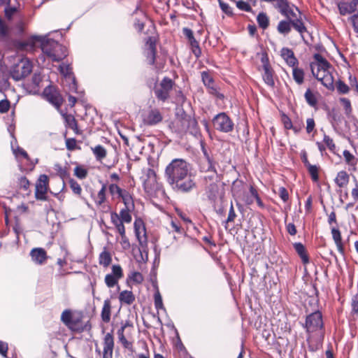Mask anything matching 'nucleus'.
Returning <instances> with one entry per match:
<instances>
[{
  "mask_svg": "<svg viewBox=\"0 0 358 358\" xmlns=\"http://www.w3.org/2000/svg\"><path fill=\"white\" fill-rule=\"evenodd\" d=\"M307 334L306 341L311 352L318 350L322 345L324 338V323L322 313L317 310L306 315L302 324Z\"/></svg>",
  "mask_w": 358,
  "mask_h": 358,
  "instance_id": "1",
  "label": "nucleus"
},
{
  "mask_svg": "<svg viewBox=\"0 0 358 358\" xmlns=\"http://www.w3.org/2000/svg\"><path fill=\"white\" fill-rule=\"evenodd\" d=\"M315 62L310 64L313 75L328 90L334 89V68L320 54L314 55Z\"/></svg>",
  "mask_w": 358,
  "mask_h": 358,
  "instance_id": "2",
  "label": "nucleus"
},
{
  "mask_svg": "<svg viewBox=\"0 0 358 358\" xmlns=\"http://www.w3.org/2000/svg\"><path fill=\"white\" fill-rule=\"evenodd\" d=\"M41 50L54 62H60L68 55L67 48L53 39L43 41Z\"/></svg>",
  "mask_w": 358,
  "mask_h": 358,
  "instance_id": "3",
  "label": "nucleus"
},
{
  "mask_svg": "<svg viewBox=\"0 0 358 358\" xmlns=\"http://www.w3.org/2000/svg\"><path fill=\"white\" fill-rule=\"evenodd\" d=\"M189 172L188 164L186 161L182 159H174L166 167L165 177L170 185L177 179L186 176V174Z\"/></svg>",
  "mask_w": 358,
  "mask_h": 358,
  "instance_id": "4",
  "label": "nucleus"
},
{
  "mask_svg": "<svg viewBox=\"0 0 358 358\" xmlns=\"http://www.w3.org/2000/svg\"><path fill=\"white\" fill-rule=\"evenodd\" d=\"M292 27L299 33L302 38H304L303 34L308 32L304 22L301 18H297L294 20H280L278 24L277 31L280 34L287 36L290 33Z\"/></svg>",
  "mask_w": 358,
  "mask_h": 358,
  "instance_id": "5",
  "label": "nucleus"
},
{
  "mask_svg": "<svg viewBox=\"0 0 358 358\" xmlns=\"http://www.w3.org/2000/svg\"><path fill=\"white\" fill-rule=\"evenodd\" d=\"M41 96L57 110L60 109L64 101L57 87L52 85L45 87Z\"/></svg>",
  "mask_w": 358,
  "mask_h": 358,
  "instance_id": "6",
  "label": "nucleus"
},
{
  "mask_svg": "<svg viewBox=\"0 0 358 358\" xmlns=\"http://www.w3.org/2000/svg\"><path fill=\"white\" fill-rule=\"evenodd\" d=\"M261 62L262 64V76L264 83L270 88H275V80L277 78V76L269 63L266 54L262 55Z\"/></svg>",
  "mask_w": 358,
  "mask_h": 358,
  "instance_id": "7",
  "label": "nucleus"
},
{
  "mask_svg": "<svg viewBox=\"0 0 358 358\" xmlns=\"http://www.w3.org/2000/svg\"><path fill=\"white\" fill-rule=\"evenodd\" d=\"M212 122L214 129L220 132L229 133L234 129V124L229 116L225 113H220L216 115L213 117Z\"/></svg>",
  "mask_w": 358,
  "mask_h": 358,
  "instance_id": "8",
  "label": "nucleus"
},
{
  "mask_svg": "<svg viewBox=\"0 0 358 358\" xmlns=\"http://www.w3.org/2000/svg\"><path fill=\"white\" fill-rule=\"evenodd\" d=\"M173 85L174 82L172 79L164 77L159 85L155 87L154 92L156 98L163 102L168 100L170 96V93L173 90Z\"/></svg>",
  "mask_w": 358,
  "mask_h": 358,
  "instance_id": "9",
  "label": "nucleus"
},
{
  "mask_svg": "<svg viewBox=\"0 0 358 358\" xmlns=\"http://www.w3.org/2000/svg\"><path fill=\"white\" fill-rule=\"evenodd\" d=\"M31 71V63L27 59H22L18 64L12 66L10 75L15 80H20L29 76Z\"/></svg>",
  "mask_w": 358,
  "mask_h": 358,
  "instance_id": "10",
  "label": "nucleus"
},
{
  "mask_svg": "<svg viewBox=\"0 0 358 358\" xmlns=\"http://www.w3.org/2000/svg\"><path fill=\"white\" fill-rule=\"evenodd\" d=\"M172 189L176 192L187 193L196 187V182L189 173L170 184Z\"/></svg>",
  "mask_w": 358,
  "mask_h": 358,
  "instance_id": "11",
  "label": "nucleus"
},
{
  "mask_svg": "<svg viewBox=\"0 0 358 358\" xmlns=\"http://www.w3.org/2000/svg\"><path fill=\"white\" fill-rule=\"evenodd\" d=\"M49 189V178L45 174H41L36 183L35 198L40 201H47L46 194Z\"/></svg>",
  "mask_w": 358,
  "mask_h": 358,
  "instance_id": "12",
  "label": "nucleus"
},
{
  "mask_svg": "<svg viewBox=\"0 0 358 358\" xmlns=\"http://www.w3.org/2000/svg\"><path fill=\"white\" fill-rule=\"evenodd\" d=\"M133 329V322L130 320H126L124 323H122L121 327L117 330V334L119 342L121 343L122 346L126 349L131 350L133 347V344L131 342L127 341L124 335V331H126L127 335H129L131 333V330Z\"/></svg>",
  "mask_w": 358,
  "mask_h": 358,
  "instance_id": "13",
  "label": "nucleus"
},
{
  "mask_svg": "<svg viewBox=\"0 0 358 358\" xmlns=\"http://www.w3.org/2000/svg\"><path fill=\"white\" fill-rule=\"evenodd\" d=\"M201 80L205 87L208 89L209 94L216 96L220 99H224V94L220 93L217 86L215 84L213 78L208 71L201 72Z\"/></svg>",
  "mask_w": 358,
  "mask_h": 358,
  "instance_id": "14",
  "label": "nucleus"
},
{
  "mask_svg": "<svg viewBox=\"0 0 358 358\" xmlns=\"http://www.w3.org/2000/svg\"><path fill=\"white\" fill-rule=\"evenodd\" d=\"M112 273L105 276L104 282L109 288L114 287L118 284L119 280L123 278V271L120 265H113Z\"/></svg>",
  "mask_w": 358,
  "mask_h": 358,
  "instance_id": "15",
  "label": "nucleus"
},
{
  "mask_svg": "<svg viewBox=\"0 0 358 358\" xmlns=\"http://www.w3.org/2000/svg\"><path fill=\"white\" fill-rule=\"evenodd\" d=\"M190 116L184 115L178 117L172 122V128L179 134H186L188 129V122Z\"/></svg>",
  "mask_w": 358,
  "mask_h": 358,
  "instance_id": "16",
  "label": "nucleus"
},
{
  "mask_svg": "<svg viewBox=\"0 0 358 358\" xmlns=\"http://www.w3.org/2000/svg\"><path fill=\"white\" fill-rule=\"evenodd\" d=\"M103 358H113L114 338L112 333H107L103 338Z\"/></svg>",
  "mask_w": 358,
  "mask_h": 358,
  "instance_id": "17",
  "label": "nucleus"
},
{
  "mask_svg": "<svg viewBox=\"0 0 358 358\" xmlns=\"http://www.w3.org/2000/svg\"><path fill=\"white\" fill-rule=\"evenodd\" d=\"M134 231L137 239L138 240L141 246L147 245V236L145 233V228L141 220H136L134 224Z\"/></svg>",
  "mask_w": 358,
  "mask_h": 358,
  "instance_id": "18",
  "label": "nucleus"
},
{
  "mask_svg": "<svg viewBox=\"0 0 358 358\" xmlns=\"http://www.w3.org/2000/svg\"><path fill=\"white\" fill-rule=\"evenodd\" d=\"M30 256L31 260L38 265L44 264L48 259L47 252L42 248H33L30 252Z\"/></svg>",
  "mask_w": 358,
  "mask_h": 358,
  "instance_id": "19",
  "label": "nucleus"
},
{
  "mask_svg": "<svg viewBox=\"0 0 358 358\" xmlns=\"http://www.w3.org/2000/svg\"><path fill=\"white\" fill-rule=\"evenodd\" d=\"M162 115L158 109L150 110L143 118V122L147 125H155L162 121Z\"/></svg>",
  "mask_w": 358,
  "mask_h": 358,
  "instance_id": "20",
  "label": "nucleus"
},
{
  "mask_svg": "<svg viewBox=\"0 0 358 358\" xmlns=\"http://www.w3.org/2000/svg\"><path fill=\"white\" fill-rule=\"evenodd\" d=\"M62 115L66 128L72 129L76 135H81L83 134L82 130L78 128L76 119L73 115L62 113Z\"/></svg>",
  "mask_w": 358,
  "mask_h": 358,
  "instance_id": "21",
  "label": "nucleus"
},
{
  "mask_svg": "<svg viewBox=\"0 0 358 358\" xmlns=\"http://www.w3.org/2000/svg\"><path fill=\"white\" fill-rule=\"evenodd\" d=\"M112 301L109 298L106 299L103 301V304L101 311V321L105 324H108L111 320L112 315Z\"/></svg>",
  "mask_w": 358,
  "mask_h": 358,
  "instance_id": "22",
  "label": "nucleus"
},
{
  "mask_svg": "<svg viewBox=\"0 0 358 358\" xmlns=\"http://www.w3.org/2000/svg\"><path fill=\"white\" fill-rule=\"evenodd\" d=\"M280 56L290 67H294L299 64V61L295 57L292 50L288 48H283L280 51Z\"/></svg>",
  "mask_w": 358,
  "mask_h": 358,
  "instance_id": "23",
  "label": "nucleus"
},
{
  "mask_svg": "<svg viewBox=\"0 0 358 358\" xmlns=\"http://www.w3.org/2000/svg\"><path fill=\"white\" fill-rule=\"evenodd\" d=\"M357 6L358 0H352L350 2L343 1L338 4L340 14L342 15H345L355 12Z\"/></svg>",
  "mask_w": 358,
  "mask_h": 358,
  "instance_id": "24",
  "label": "nucleus"
},
{
  "mask_svg": "<svg viewBox=\"0 0 358 358\" xmlns=\"http://www.w3.org/2000/svg\"><path fill=\"white\" fill-rule=\"evenodd\" d=\"M332 238L336 245L338 252L343 256L345 255V247L343 243L341 233L336 227H332L331 229Z\"/></svg>",
  "mask_w": 358,
  "mask_h": 358,
  "instance_id": "25",
  "label": "nucleus"
},
{
  "mask_svg": "<svg viewBox=\"0 0 358 358\" xmlns=\"http://www.w3.org/2000/svg\"><path fill=\"white\" fill-rule=\"evenodd\" d=\"M13 154L15 155V156L16 157V158H19L20 157H22L24 159H25L28 162H29V164L28 165V166L27 168L24 169V171H31L34 169L35 164L37 163V160L36 161L35 163L33 162L30 159L27 152L23 148L17 146L15 149L13 148Z\"/></svg>",
  "mask_w": 358,
  "mask_h": 358,
  "instance_id": "26",
  "label": "nucleus"
},
{
  "mask_svg": "<svg viewBox=\"0 0 358 358\" xmlns=\"http://www.w3.org/2000/svg\"><path fill=\"white\" fill-rule=\"evenodd\" d=\"M206 194L210 201L215 202L219 195L217 182H210L206 185Z\"/></svg>",
  "mask_w": 358,
  "mask_h": 358,
  "instance_id": "27",
  "label": "nucleus"
},
{
  "mask_svg": "<svg viewBox=\"0 0 358 358\" xmlns=\"http://www.w3.org/2000/svg\"><path fill=\"white\" fill-rule=\"evenodd\" d=\"M82 315H73L69 322L66 324V327L73 331L81 332L84 330L82 324Z\"/></svg>",
  "mask_w": 358,
  "mask_h": 358,
  "instance_id": "28",
  "label": "nucleus"
},
{
  "mask_svg": "<svg viewBox=\"0 0 358 358\" xmlns=\"http://www.w3.org/2000/svg\"><path fill=\"white\" fill-rule=\"evenodd\" d=\"M118 299L122 305H131L136 299V296L131 291L124 290L120 292Z\"/></svg>",
  "mask_w": 358,
  "mask_h": 358,
  "instance_id": "29",
  "label": "nucleus"
},
{
  "mask_svg": "<svg viewBox=\"0 0 358 358\" xmlns=\"http://www.w3.org/2000/svg\"><path fill=\"white\" fill-rule=\"evenodd\" d=\"M293 247L300 257L302 263L304 265L308 264L310 262L309 256L305 246L301 243H295L293 244Z\"/></svg>",
  "mask_w": 358,
  "mask_h": 358,
  "instance_id": "30",
  "label": "nucleus"
},
{
  "mask_svg": "<svg viewBox=\"0 0 358 358\" xmlns=\"http://www.w3.org/2000/svg\"><path fill=\"white\" fill-rule=\"evenodd\" d=\"M278 11L284 17H288L289 13L294 8V6H290L287 0H277V3L275 6Z\"/></svg>",
  "mask_w": 358,
  "mask_h": 358,
  "instance_id": "31",
  "label": "nucleus"
},
{
  "mask_svg": "<svg viewBox=\"0 0 358 358\" xmlns=\"http://www.w3.org/2000/svg\"><path fill=\"white\" fill-rule=\"evenodd\" d=\"M201 169L202 171L210 173L208 175L204 176L206 185L210 182H218V175L215 166L214 169H208V166H201Z\"/></svg>",
  "mask_w": 358,
  "mask_h": 358,
  "instance_id": "32",
  "label": "nucleus"
},
{
  "mask_svg": "<svg viewBox=\"0 0 358 358\" xmlns=\"http://www.w3.org/2000/svg\"><path fill=\"white\" fill-rule=\"evenodd\" d=\"M350 180V176L345 171H339L335 179L334 182L340 188L345 187Z\"/></svg>",
  "mask_w": 358,
  "mask_h": 358,
  "instance_id": "33",
  "label": "nucleus"
},
{
  "mask_svg": "<svg viewBox=\"0 0 358 358\" xmlns=\"http://www.w3.org/2000/svg\"><path fill=\"white\" fill-rule=\"evenodd\" d=\"M110 220L119 234H123L125 231L124 222L120 218L117 213H110Z\"/></svg>",
  "mask_w": 358,
  "mask_h": 358,
  "instance_id": "34",
  "label": "nucleus"
},
{
  "mask_svg": "<svg viewBox=\"0 0 358 358\" xmlns=\"http://www.w3.org/2000/svg\"><path fill=\"white\" fill-rule=\"evenodd\" d=\"M187 132L196 138H200L201 136L197 121L195 118L192 117L191 116L189 119Z\"/></svg>",
  "mask_w": 358,
  "mask_h": 358,
  "instance_id": "35",
  "label": "nucleus"
},
{
  "mask_svg": "<svg viewBox=\"0 0 358 358\" xmlns=\"http://www.w3.org/2000/svg\"><path fill=\"white\" fill-rule=\"evenodd\" d=\"M147 179L143 185L145 190L151 189L152 185L157 182V174L152 169H148L146 173Z\"/></svg>",
  "mask_w": 358,
  "mask_h": 358,
  "instance_id": "36",
  "label": "nucleus"
},
{
  "mask_svg": "<svg viewBox=\"0 0 358 358\" xmlns=\"http://www.w3.org/2000/svg\"><path fill=\"white\" fill-rule=\"evenodd\" d=\"M112 262V256L110 252L104 248L103 250L99 254V264L101 266L106 268Z\"/></svg>",
  "mask_w": 358,
  "mask_h": 358,
  "instance_id": "37",
  "label": "nucleus"
},
{
  "mask_svg": "<svg viewBox=\"0 0 358 358\" xmlns=\"http://www.w3.org/2000/svg\"><path fill=\"white\" fill-rule=\"evenodd\" d=\"M91 150L96 159L99 162H101L107 155L106 149L101 145H96L94 147H92Z\"/></svg>",
  "mask_w": 358,
  "mask_h": 358,
  "instance_id": "38",
  "label": "nucleus"
},
{
  "mask_svg": "<svg viewBox=\"0 0 358 358\" xmlns=\"http://www.w3.org/2000/svg\"><path fill=\"white\" fill-rule=\"evenodd\" d=\"M292 68V77L295 83L301 85L304 83L305 73L302 69H300L297 66H294Z\"/></svg>",
  "mask_w": 358,
  "mask_h": 358,
  "instance_id": "39",
  "label": "nucleus"
},
{
  "mask_svg": "<svg viewBox=\"0 0 358 358\" xmlns=\"http://www.w3.org/2000/svg\"><path fill=\"white\" fill-rule=\"evenodd\" d=\"M304 98L306 103L313 108H317V98L316 94L314 93L310 88H308L304 94Z\"/></svg>",
  "mask_w": 358,
  "mask_h": 358,
  "instance_id": "40",
  "label": "nucleus"
},
{
  "mask_svg": "<svg viewBox=\"0 0 358 358\" xmlns=\"http://www.w3.org/2000/svg\"><path fill=\"white\" fill-rule=\"evenodd\" d=\"M120 198L122 199L124 204V207L128 208L129 209H134L135 206L133 197L127 190L124 189Z\"/></svg>",
  "mask_w": 358,
  "mask_h": 358,
  "instance_id": "41",
  "label": "nucleus"
},
{
  "mask_svg": "<svg viewBox=\"0 0 358 358\" xmlns=\"http://www.w3.org/2000/svg\"><path fill=\"white\" fill-rule=\"evenodd\" d=\"M69 184L73 194L87 203L86 199L82 196V188L80 184L73 178L69 179Z\"/></svg>",
  "mask_w": 358,
  "mask_h": 358,
  "instance_id": "42",
  "label": "nucleus"
},
{
  "mask_svg": "<svg viewBox=\"0 0 358 358\" xmlns=\"http://www.w3.org/2000/svg\"><path fill=\"white\" fill-rule=\"evenodd\" d=\"M343 155L346 164L348 166H352L353 171H355L356 166L358 162L357 159L349 150H347L343 151Z\"/></svg>",
  "mask_w": 358,
  "mask_h": 358,
  "instance_id": "43",
  "label": "nucleus"
},
{
  "mask_svg": "<svg viewBox=\"0 0 358 358\" xmlns=\"http://www.w3.org/2000/svg\"><path fill=\"white\" fill-rule=\"evenodd\" d=\"M257 22L260 28L266 29L269 26V18L266 13L261 12L257 17Z\"/></svg>",
  "mask_w": 358,
  "mask_h": 358,
  "instance_id": "44",
  "label": "nucleus"
},
{
  "mask_svg": "<svg viewBox=\"0 0 358 358\" xmlns=\"http://www.w3.org/2000/svg\"><path fill=\"white\" fill-rule=\"evenodd\" d=\"M88 175V170L85 165L78 164L74 168V176L80 180L86 178Z\"/></svg>",
  "mask_w": 358,
  "mask_h": 358,
  "instance_id": "45",
  "label": "nucleus"
},
{
  "mask_svg": "<svg viewBox=\"0 0 358 358\" xmlns=\"http://www.w3.org/2000/svg\"><path fill=\"white\" fill-rule=\"evenodd\" d=\"M106 185H103L96 196L94 198V202L97 206H101L106 201Z\"/></svg>",
  "mask_w": 358,
  "mask_h": 358,
  "instance_id": "46",
  "label": "nucleus"
},
{
  "mask_svg": "<svg viewBox=\"0 0 358 358\" xmlns=\"http://www.w3.org/2000/svg\"><path fill=\"white\" fill-rule=\"evenodd\" d=\"M308 173L310 176V178L312 180L315 182H318L319 180V171H320V166L317 165H308V166L306 167Z\"/></svg>",
  "mask_w": 358,
  "mask_h": 358,
  "instance_id": "47",
  "label": "nucleus"
},
{
  "mask_svg": "<svg viewBox=\"0 0 358 358\" xmlns=\"http://www.w3.org/2000/svg\"><path fill=\"white\" fill-rule=\"evenodd\" d=\"M134 210V209H129L128 208L124 207L118 214L120 218H121L124 223H130L132 220V217L130 213Z\"/></svg>",
  "mask_w": 358,
  "mask_h": 358,
  "instance_id": "48",
  "label": "nucleus"
},
{
  "mask_svg": "<svg viewBox=\"0 0 358 358\" xmlns=\"http://www.w3.org/2000/svg\"><path fill=\"white\" fill-rule=\"evenodd\" d=\"M189 43L190 47H191L192 52L194 54V55L196 58H199L201 55V50L200 48L199 42L194 37L193 39H191L189 41Z\"/></svg>",
  "mask_w": 358,
  "mask_h": 358,
  "instance_id": "49",
  "label": "nucleus"
},
{
  "mask_svg": "<svg viewBox=\"0 0 358 358\" xmlns=\"http://www.w3.org/2000/svg\"><path fill=\"white\" fill-rule=\"evenodd\" d=\"M201 150L205 158V160L207 162V164L206 166H208V169H214V164L215 162L213 159L210 156L208 152H207L206 149L205 148L204 144L201 143Z\"/></svg>",
  "mask_w": 358,
  "mask_h": 358,
  "instance_id": "50",
  "label": "nucleus"
},
{
  "mask_svg": "<svg viewBox=\"0 0 358 358\" xmlns=\"http://www.w3.org/2000/svg\"><path fill=\"white\" fill-rule=\"evenodd\" d=\"M59 71L64 77L70 76L73 74L72 68L70 64L62 63L59 67Z\"/></svg>",
  "mask_w": 358,
  "mask_h": 358,
  "instance_id": "51",
  "label": "nucleus"
},
{
  "mask_svg": "<svg viewBox=\"0 0 358 358\" xmlns=\"http://www.w3.org/2000/svg\"><path fill=\"white\" fill-rule=\"evenodd\" d=\"M302 17H303L302 14H301L300 10L298 8V7H294V8L289 13L288 17H286L285 20H294L297 18L303 19Z\"/></svg>",
  "mask_w": 358,
  "mask_h": 358,
  "instance_id": "52",
  "label": "nucleus"
},
{
  "mask_svg": "<svg viewBox=\"0 0 358 358\" xmlns=\"http://www.w3.org/2000/svg\"><path fill=\"white\" fill-rule=\"evenodd\" d=\"M336 89L338 92L342 94L348 93L350 90L349 87L341 80L336 83Z\"/></svg>",
  "mask_w": 358,
  "mask_h": 358,
  "instance_id": "53",
  "label": "nucleus"
},
{
  "mask_svg": "<svg viewBox=\"0 0 358 358\" xmlns=\"http://www.w3.org/2000/svg\"><path fill=\"white\" fill-rule=\"evenodd\" d=\"M154 300H155V306L157 310L164 308L162 298V296L158 290L154 294Z\"/></svg>",
  "mask_w": 358,
  "mask_h": 358,
  "instance_id": "54",
  "label": "nucleus"
},
{
  "mask_svg": "<svg viewBox=\"0 0 358 358\" xmlns=\"http://www.w3.org/2000/svg\"><path fill=\"white\" fill-rule=\"evenodd\" d=\"M108 190L110 193L112 195H117L118 197L120 196V195L122 194L123 191L124 189H121L116 184H110L108 187Z\"/></svg>",
  "mask_w": 358,
  "mask_h": 358,
  "instance_id": "55",
  "label": "nucleus"
},
{
  "mask_svg": "<svg viewBox=\"0 0 358 358\" xmlns=\"http://www.w3.org/2000/svg\"><path fill=\"white\" fill-rule=\"evenodd\" d=\"M17 183L20 189H22L25 191L29 190L30 187V182L26 177H20L18 179Z\"/></svg>",
  "mask_w": 358,
  "mask_h": 358,
  "instance_id": "56",
  "label": "nucleus"
},
{
  "mask_svg": "<svg viewBox=\"0 0 358 358\" xmlns=\"http://www.w3.org/2000/svg\"><path fill=\"white\" fill-rule=\"evenodd\" d=\"M236 6L238 9L243 11L250 12L252 10L250 4L243 0L236 1Z\"/></svg>",
  "mask_w": 358,
  "mask_h": 358,
  "instance_id": "57",
  "label": "nucleus"
},
{
  "mask_svg": "<svg viewBox=\"0 0 358 358\" xmlns=\"http://www.w3.org/2000/svg\"><path fill=\"white\" fill-rule=\"evenodd\" d=\"M340 102L343 106V108L345 109L346 115L350 114L352 112V106H351L350 101L347 98L343 97V98L340 99Z\"/></svg>",
  "mask_w": 358,
  "mask_h": 358,
  "instance_id": "58",
  "label": "nucleus"
},
{
  "mask_svg": "<svg viewBox=\"0 0 358 358\" xmlns=\"http://www.w3.org/2000/svg\"><path fill=\"white\" fill-rule=\"evenodd\" d=\"M73 314L70 310H65L62 312L61 315L62 322L66 326V324L69 322L70 320L73 317Z\"/></svg>",
  "mask_w": 358,
  "mask_h": 358,
  "instance_id": "59",
  "label": "nucleus"
},
{
  "mask_svg": "<svg viewBox=\"0 0 358 358\" xmlns=\"http://www.w3.org/2000/svg\"><path fill=\"white\" fill-rule=\"evenodd\" d=\"M121 236L120 245L122 249L127 250H129L131 247L129 241L126 236L125 231L123 234H119Z\"/></svg>",
  "mask_w": 358,
  "mask_h": 358,
  "instance_id": "60",
  "label": "nucleus"
},
{
  "mask_svg": "<svg viewBox=\"0 0 358 358\" xmlns=\"http://www.w3.org/2000/svg\"><path fill=\"white\" fill-rule=\"evenodd\" d=\"M219 5L222 10L228 15H233V11L229 5L222 0H218Z\"/></svg>",
  "mask_w": 358,
  "mask_h": 358,
  "instance_id": "61",
  "label": "nucleus"
},
{
  "mask_svg": "<svg viewBox=\"0 0 358 358\" xmlns=\"http://www.w3.org/2000/svg\"><path fill=\"white\" fill-rule=\"evenodd\" d=\"M66 147L68 150H74L76 149V140L74 138H65Z\"/></svg>",
  "mask_w": 358,
  "mask_h": 358,
  "instance_id": "62",
  "label": "nucleus"
},
{
  "mask_svg": "<svg viewBox=\"0 0 358 358\" xmlns=\"http://www.w3.org/2000/svg\"><path fill=\"white\" fill-rule=\"evenodd\" d=\"M352 313L354 315H358V295L353 296L351 303Z\"/></svg>",
  "mask_w": 358,
  "mask_h": 358,
  "instance_id": "63",
  "label": "nucleus"
},
{
  "mask_svg": "<svg viewBox=\"0 0 358 358\" xmlns=\"http://www.w3.org/2000/svg\"><path fill=\"white\" fill-rule=\"evenodd\" d=\"M350 20L352 24L354 31L358 34V11L352 15L350 17Z\"/></svg>",
  "mask_w": 358,
  "mask_h": 358,
  "instance_id": "64",
  "label": "nucleus"
}]
</instances>
